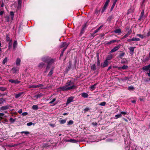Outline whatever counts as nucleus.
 <instances>
[{
	"mask_svg": "<svg viewBox=\"0 0 150 150\" xmlns=\"http://www.w3.org/2000/svg\"><path fill=\"white\" fill-rule=\"evenodd\" d=\"M76 88V86L73 85L70 87H68L66 85L58 88V89L59 91H68L69 90L73 89Z\"/></svg>",
	"mask_w": 150,
	"mask_h": 150,
	"instance_id": "obj_1",
	"label": "nucleus"
},
{
	"mask_svg": "<svg viewBox=\"0 0 150 150\" xmlns=\"http://www.w3.org/2000/svg\"><path fill=\"white\" fill-rule=\"evenodd\" d=\"M55 61V59H51L50 58L49 61L47 62V65L46 67V69L47 70H48L52 66Z\"/></svg>",
	"mask_w": 150,
	"mask_h": 150,
	"instance_id": "obj_2",
	"label": "nucleus"
},
{
	"mask_svg": "<svg viewBox=\"0 0 150 150\" xmlns=\"http://www.w3.org/2000/svg\"><path fill=\"white\" fill-rule=\"evenodd\" d=\"M10 108H12V106L11 105L8 104L6 105L3 106L0 108V111L2 112L7 109H10Z\"/></svg>",
	"mask_w": 150,
	"mask_h": 150,
	"instance_id": "obj_3",
	"label": "nucleus"
},
{
	"mask_svg": "<svg viewBox=\"0 0 150 150\" xmlns=\"http://www.w3.org/2000/svg\"><path fill=\"white\" fill-rule=\"evenodd\" d=\"M143 69L145 71H149L148 72H147L148 75H150V64L147 66H145L143 67Z\"/></svg>",
	"mask_w": 150,
	"mask_h": 150,
	"instance_id": "obj_4",
	"label": "nucleus"
},
{
	"mask_svg": "<svg viewBox=\"0 0 150 150\" xmlns=\"http://www.w3.org/2000/svg\"><path fill=\"white\" fill-rule=\"evenodd\" d=\"M74 97L71 96L68 98L67 99L66 103V106H67L70 103L74 101Z\"/></svg>",
	"mask_w": 150,
	"mask_h": 150,
	"instance_id": "obj_5",
	"label": "nucleus"
},
{
	"mask_svg": "<svg viewBox=\"0 0 150 150\" xmlns=\"http://www.w3.org/2000/svg\"><path fill=\"white\" fill-rule=\"evenodd\" d=\"M74 81L71 80H68L66 83V85L68 87H70L72 85H74Z\"/></svg>",
	"mask_w": 150,
	"mask_h": 150,
	"instance_id": "obj_6",
	"label": "nucleus"
},
{
	"mask_svg": "<svg viewBox=\"0 0 150 150\" xmlns=\"http://www.w3.org/2000/svg\"><path fill=\"white\" fill-rule=\"evenodd\" d=\"M68 44H67L66 42H62L61 43V44L60 45V47L61 48L64 47L63 50V51H64L66 49L67 47L68 46Z\"/></svg>",
	"mask_w": 150,
	"mask_h": 150,
	"instance_id": "obj_7",
	"label": "nucleus"
},
{
	"mask_svg": "<svg viewBox=\"0 0 150 150\" xmlns=\"http://www.w3.org/2000/svg\"><path fill=\"white\" fill-rule=\"evenodd\" d=\"M144 10H142V11L140 16L139 20H143L145 18V16H144Z\"/></svg>",
	"mask_w": 150,
	"mask_h": 150,
	"instance_id": "obj_8",
	"label": "nucleus"
},
{
	"mask_svg": "<svg viewBox=\"0 0 150 150\" xmlns=\"http://www.w3.org/2000/svg\"><path fill=\"white\" fill-rule=\"evenodd\" d=\"M128 67L127 65H123L122 67H118V69L120 70H122L127 69Z\"/></svg>",
	"mask_w": 150,
	"mask_h": 150,
	"instance_id": "obj_9",
	"label": "nucleus"
},
{
	"mask_svg": "<svg viewBox=\"0 0 150 150\" xmlns=\"http://www.w3.org/2000/svg\"><path fill=\"white\" fill-rule=\"evenodd\" d=\"M50 58V57H44L42 58V61L47 63Z\"/></svg>",
	"mask_w": 150,
	"mask_h": 150,
	"instance_id": "obj_10",
	"label": "nucleus"
},
{
	"mask_svg": "<svg viewBox=\"0 0 150 150\" xmlns=\"http://www.w3.org/2000/svg\"><path fill=\"white\" fill-rule=\"evenodd\" d=\"M67 142H70L72 143H76L78 142V141H77L74 139H67L66 141Z\"/></svg>",
	"mask_w": 150,
	"mask_h": 150,
	"instance_id": "obj_11",
	"label": "nucleus"
},
{
	"mask_svg": "<svg viewBox=\"0 0 150 150\" xmlns=\"http://www.w3.org/2000/svg\"><path fill=\"white\" fill-rule=\"evenodd\" d=\"M91 108L88 107H86V108H84L83 110V111L84 112V113H85L87 112H90V110H91Z\"/></svg>",
	"mask_w": 150,
	"mask_h": 150,
	"instance_id": "obj_12",
	"label": "nucleus"
},
{
	"mask_svg": "<svg viewBox=\"0 0 150 150\" xmlns=\"http://www.w3.org/2000/svg\"><path fill=\"white\" fill-rule=\"evenodd\" d=\"M9 81L11 83H19L20 82V81H18L17 80H14L11 79L9 80Z\"/></svg>",
	"mask_w": 150,
	"mask_h": 150,
	"instance_id": "obj_13",
	"label": "nucleus"
},
{
	"mask_svg": "<svg viewBox=\"0 0 150 150\" xmlns=\"http://www.w3.org/2000/svg\"><path fill=\"white\" fill-rule=\"evenodd\" d=\"M120 48V46H117L115 47H114L110 51V53H112L113 52H114L117 50L119 48Z\"/></svg>",
	"mask_w": 150,
	"mask_h": 150,
	"instance_id": "obj_14",
	"label": "nucleus"
},
{
	"mask_svg": "<svg viewBox=\"0 0 150 150\" xmlns=\"http://www.w3.org/2000/svg\"><path fill=\"white\" fill-rule=\"evenodd\" d=\"M18 71V69L17 68H13L11 70V72L13 74H17Z\"/></svg>",
	"mask_w": 150,
	"mask_h": 150,
	"instance_id": "obj_15",
	"label": "nucleus"
},
{
	"mask_svg": "<svg viewBox=\"0 0 150 150\" xmlns=\"http://www.w3.org/2000/svg\"><path fill=\"white\" fill-rule=\"evenodd\" d=\"M45 66V64L43 62H41L38 65V67L39 69H42Z\"/></svg>",
	"mask_w": 150,
	"mask_h": 150,
	"instance_id": "obj_16",
	"label": "nucleus"
},
{
	"mask_svg": "<svg viewBox=\"0 0 150 150\" xmlns=\"http://www.w3.org/2000/svg\"><path fill=\"white\" fill-rule=\"evenodd\" d=\"M23 92H20L18 94H16L15 97L16 98H19L23 93Z\"/></svg>",
	"mask_w": 150,
	"mask_h": 150,
	"instance_id": "obj_17",
	"label": "nucleus"
},
{
	"mask_svg": "<svg viewBox=\"0 0 150 150\" xmlns=\"http://www.w3.org/2000/svg\"><path fill=\"white\" fill-rule=\"evenodd\" d=\"M16 118L13 119L12 117H11L9 119V121L11 124H13L16 121Z\"/></svg>",
	"mask_w": 150,
	"mask_h": 150,
	"instance_id": "obj_18",
	"label": "nucleus"
},
{
	"mask_svg": "<svg viewBox=\"0 0 150 150\" xmlns=\"http://www.w3.org/2000/svg\"><path fill=\"white\" fill-rule=\"evenodd\" d=\"M135 47H130L129 48L131 54L132 55L134 53V49Z\"/></svg>",
	"mask_w": 150,
	"mask_h": 150,
	"instance_id": "obj_19",
	"label": "nucleus"
},
{
	"mask_svg": "<svg viewBox=\"0 0 150 150\" xmlns=\"http://www.w3.org/2000/svg\"><path fill=\"white\" fill-rule=\"evenodd\" d=\"M110 0H107L105 2V5H104V11L106 7L108 6V4Z\"/></svg>",
	"mask_w": 150,
	"mask_h": 150,
	"instance_id": "obj_20",
	"label": "nucleus"
},
{
	"mask_svg": "<svg viewBox=\"0 0 150 150\" xmlns=\"http://www.w3.org/2000/svg\"><path fill=\"white\" fill-rule=\"evenodd\" d=\"M81 95L82 97L84 98H87L88 97V94L86 93H81Z\"/></svg>",
	"mask_w": 150,
	"mask_h": 150,
	"instance_id": "obj_21",
	"label": "nucleus"
},
{
	"mask_svg": "<svg viewBox=\"0 0 150 150\" xmlns=\"http://www.w3.org/2000/svg\"><path fill=\"white\" fill-rule=\"evenodd\" d=\"M117 1V0H114L113 3L110 9V11H112Z\"/></svg>",
	"mask_w": 150,
	"mask_h": 150,
	"instance_id": "obj_22",
	"label": "nucleus"
},
{
	"mask_svg": "<svg viewBox=\"0 0 150 150\" xmlns=\"http://www.w3.org/2000/svg\"><path fill=\"white\" fill-rule=\"evenodd\" d=\"M112 57V55L110 54L108 55L106 58V60L108 61V60H111Z\"/></svg>",
	"mask_w": 150,
	"mask_h": 150,
	"instance_id": "obj_23",
	"label": "nucleus"
},
{
	"mask_svg": "<svg viewBox=\"0 0 150 150\" xmlns=\"http://www.w3.org/2000/svg\"><path fill=\"white\" fill-rule=\"evenodd\" d=\"M127 63V61L125 59L123 58L121 61V63L122 64H125Z\"/></svg>",
	"mask_w": 150,
	"mask_h": 150,
	"instance_id": "obj_24",
	"label": "nucleus"
},
{
	"mask_svg": "<svg viewBox=\"0 0 150 150\" xmlns=\"http://www.w3.org/2000/svg\"><path fill=\"white\" fill-rule=\"evenodd\" d=\"M32 108L33 110H37L39 109L38 106L36 105H33L32 106Z\"/></svg>",
	"mask_w": 150,
	"mask_h": 150,
	"instance_id": "obj_25",
	"label": "nucleus"
},
{
	"mask_svg": "<svg viewBox=\"0 0 150 150\" xmlns=\"http://www.w3.org/2000/svg\"><path fill=\"white\" fill-rule=\"evenodd\" d=\"M67 119L64 120H62L59 121L60 124H63L65 123L66 122Z\"/></svg>",
	"mask_w": 150,
	"mask_h": 150,
	"instance_id": "obj_26",
	"label": "nucleus"
},
{
	"mask_svg": "<svg viewBox=\"0 0 150 150\" xmlns=\"http://www.w3.org/2000/svg\"><path fill=\"white\" fill-rule=\"evenodd\" d=\"M6 101V99H4L2 98H0V104L3 103L4 102Z\"/></svg>",
	"mask_w": 150,
	"mask_h": 150,
	"instance_id": "obj_27",
	"label": "nucleus"
},
{
	"mask_svg": "<svg viewBox=\"0 0 150 150\" xmlns=\"http://www.w3.org/2000/svg\"><path fill=\"white\" fill-rule=\"evenodd\" d=\"M21 134H24L25 135H27L30 134V132L28 131H22L20 132Z\"/></svg>",
	"mask_w": 150,
	"mask_h": 150,
	"instance_id": "obj_28",
	"label": "nucleus"
},
{
	"mask_svg": "<svg viewBox=\"0 0 150 150\" xmlns=\"http://www.w3.org/2000/svg\"><path fill=\"white\" fill-rule=\"evenodd\" d=\"M109 63L108 62L105 60L104 62V67L107 66L108 65Z\"/></svg>",
	"mask_w": 150,
	"mask_h": 150,
	"instance_id": "obj_29",
	"label": "nucleus"
},
{
	"mask_svg": "<svg viewBox=\"0 0 150 150\" xmlns=\"http://www.w3.org/2000/svg\"><path fill=\"white\" fill-rule=\"evenodd\" d=\"M51 68V69L48 75H52L53 73V69L54 68V67L53 66H52Z\"/></svg>",
	"mask_w": 150,
	"mask_h": 150,
	"instance_id": "obj_30",
	"label": "nucleus"
},
{
	"mask_svg": "<svg viewBox=\"0 0 150 150\" xmlns=\"http://www.w3.org/2000/svg\"><path fill=\"white\" fill-rule=\"evenodd\" d=\"M17 45V42L16 40H15L13 44V48L15 49Z\"/></svg>",
	"mask_w": 150,
	"mask_h": 150,
	"instance_id": "obj_31",
	"label": "nucleus"
},
{
	"mask_svg": "<svg viewBox=\"0 0 150 150\" xmlns=\"http://www.w3.org/2000/svg\"><path fill=\"white\" fill-rule=\"evenodd\" d=\"M114 32L116 33L119 34L121 33V30L120 29H116L114 30Z\"/></svg>",
	"mask_w": 150,
	"mask_h": 150,
	"instance_id": "obj_32",
	"label": "nucleus"
},
{
	"mask_svg": "<svg viewBox=\"0 0 150 150\" xmlns=\"http://www.w3.org/2000/svg\"><path fill=\"white\" fill-rule=\"evenodd\" d=\"M132 40L133 41H139L140 39L138 38H132Z\"/></svg>",
	"mask_w": 150,
	"mask_h": 150,
	"instance_id": "obj_33",
	"label": "nucleus"
},
{
	"mask_svg": "<svg viewBox=\"0 0 150 150\" xmlns=\"http://www.w3.org/2000/svg\"><path fill=\"white\" fill-rule=\"evenodd\" d=\"M21 62V59H20L18 58L16 61V64L18 65L20 64Z\"/></svg>",
	"mask_w": 150,
	"mask_h": 150,
	"instance_id": "obj_34",
	"label": "nucleus"
},
{
	"mask_svg": "<svg viewBox=\"0 0 150 150\" xmlns=\"http://www.w3.org/2000/svg\"><path fill=\"white\" fill-rule=\"evenodd\" d=\"M96 83L94 84L93 85L91 86L90 88L92 90H94L96 88Z\"/></svg>",
	"mask_w": 150,
	"mask_h": 150,
	"instance_id": "obj_35",
	"label": "nucleus"
},
{
	"mask_svg": "<svg viewBox=\"0 0 150 150\" xmlns=\"http://www.w3.org/2000/svg\"><path fill=\"white\" fill-rule=\"evenodd\" d=\"M6 90V88L3 87H0V91H5Z\"/></svg>",
	"mask_w": 150,
	"mask_h": 150,
	"instance_id": "obj_36",
	"label": "nucleus"
},
{
	"mask_svg": "<svg viewBox=\"0 0 150 150\" xmlns=\"http://www.w3.org/2000/svg\"><path fill=\"white\" fill-rule=\"evenodd\" d=\"M74 123L73 121L72 120H69L67 123V125H72Z\"/></svg>",
	"mask_w": 150,
	"mask_h": 150,
	"instance_id": "obj_37",
	"label": "nucleus"
},
{
	"mask_svg": "<svg viewBox=\"0 0 150 150\" xmlns=\"http://www.w3.org/2000/svg\"><path fill=\"white\" fill-rule=\"evenodd\" d=\"M7 57H6L3 60V64H4L6 63L7 62Z\"/></svg>",
	"mask_w": 150,
	"mask_h": 150,
	"instance_id": "obj_38",
	"label": "nucleus"
},
{
	"mask_svg": "<svg viewBox=\"0 0 150 150\" xmlns=\"http://www.w3.org/2000/svg\"><path fill=\"white\" fill-rule=\"evenodd\" d=\"M122 115L121 114H118L117 115H116L115 116V117L116 119H117L118 118L120 117H121Z\"/></svg>",
	"mask_w": 150,
	"mask_h": 150,
	"instance_id": "obj_39",
	"label": "nucleus"
},
{
	"mask_svg": "<svg viewBox=\"0 0 150 150\" xmlns=\"http://www.w3.org/2000/svg\"><path fill=\"white\" fill-rule=\"evenodd\" d=\"M91 69L93 70H95L96 69V66L95 64L92 65L91 66Z\"/></svg>",
	"mask_w": 150,
	"mask_h": 150,
	"instance_id": "obj_40",
	"label": "nucleus"
},
{
	"mask_svg": "<svg viewBox=\"0 0 150 150\" xmlns=\"http://www.w3.org/2000/svg\"><path fill=\"white\" fill-rule=\"evenodd\" d=\"M134 89V87L132 86H129L128 88V89L129 90H133Z\"/></svg>",
	"mask_w": 150,
	"mask_h": 150,
	"instance_id": "obj_41",
	"label": "nucleus"
},
{
	"mask_svg": "<svg viewBox=\"0 0 150 150\" xmlns=\"http://www.w3.org/2000/svg\"><path fill=\"white\" fill-rule=\"evenodd\" d=\"M4 114L3 113H0V121H1L3 118L2 116H3Z\"/></svg>",
	"mask_w": 150,
	"mask_h": 150,
	"instance_id": "obj_42",
	"label": "nucleus"
},
{
	"mask_svg": "<svg viewBox=\"0 0 150 150\" xmlns=\"http://www.w3.org/2000/svg\"><path fill=\"white\" fill-rule=\"evenodd\" d=\"M29 88H37V85H32V86H30Z\"/></svg>",
	"mask_w": 150,
	"mask_h": 150,
	"instance_id": "obj_43",
	"label": "nucleus"
},
{
	"mask_svg": "<svg viewBox=\"0 0 150 150\" xmlns=\"http://www.w3.org/2000/svg\"><path fill=\"white\" fill-rule=\"evenodd\" d=\"M5 95L7 96V93H4L1 94L0 93V97H3Z\"/></svg>",
	"mask_w": 150,
	"mask_h": 150,
	"instance_id": "obj_44",
	"label": "nucleus"
},
{
	"mask_svg": "<svg viewBox=\"0 0 150 150\" xmlns=\"http://www.w3.org/2000/svg\"><path fill=\"white\" fill-rule=\"evenodd\" d=\"M116 40H111V41H110V42H108V44H111L113 43L116 42Z\"/></svg>",
	"mask_w": 150,
	"mask_h": 150,
	"instance_id": "obj_45",
	"label": "nucleus"
},
{
	"mask_svg": "<svg viewBox=\"0 0 150 150\" xmlns=\"http://www.w3.org/2000/svg\"><path fill=\"white\" fill-rule=\"evenodd\" d=\"M88 26V24H87V23H85V24L83 25V28H82V29L83 30H84L85 28Z\"/></svg>",
	"mask_w": 150,
	"mask_h": 150,
	"instance_id": "obj_46",
	"label": "nucleus"
},
{
	"mask_svg": "<svg viewBox=\"0 0 150 150\" xmlns=\"http://www.w3.org/2000/svg\"><path fill=\"white\" fill-rule=\"evenodd\" d=\"M130 34V33L129 32L127 33V34L125 35L123 37V38H125L127 37Z\"/></svg>",
	"mask_w": 150,
	"mask_h": 150,
	"instance_id": "obj_47",
	"label": "nucleus"
},
{
	"mask_svg": "<svg viewBox=\"0 0 150 150\" xmlns=\"http://www.w3.org/2000/svg\"><path fill=\"white\" fill-rule=\"evenodd\" d=\"M102 27V26H101L97 29L96 30L94 31V33H97L99 30Z\"/></svg>",
	"mask_w": 150,
	"mask_h": 150,
	"instance_id": "obj_48",
	"label": "nucleus"
},
{
	"mask_svg": "<svg viewBox=\"0 0 150 150\" xmlns=\"http://www.w3.org/2000/svg\"><path fill=\"white\" fill-rule=\"evenodd\" d=\"M102 27V26H101L97 29L96 30L94 31V33H97L99 30Z\"/></svg>",
	"mask_w": 150,
	"mask_h": 150,
	"instance_id": "obj_49",
	"label": "nucleus"
},
{
	"mask_svg": "<svg viewBox=\"0 0 150 150\" xmlns=\"http://www.w3.org/2000/svg\"><path fill=\"white\" fill-rule=\"evenodd\" d=\"M137 36H139L142 39L144 38V36L141 34H138L137 35Z\"/></svg>",
	"mask_w": 150,
	"mask_h": 150,
	"instance_id": "obj_50",
	"label": "nucleus"
},
{
	"mask_svg": "<svg viewBox=\"0 0 150 150\" xmlns=\"http://www.w3.org/2000/svg\"><path fill=\"white\" fill-rule=\"evenodd\" d=\"M112 19V16H110L108 18L107 20L109 22H110Z\"/></svg>",
	"mask_w": 150,
	"mask_h": 150,
	"instance_id": "obj_51",
	"label": "nucleus"
},
{
	"mask_svg": "<svg viewBox=\"0 0 150 150\" xmlns=\"http://www.w3.org/2000/svg\"><path fill=\"white\" fill-rule=\"evenodd\" d=\"M56 100V98H54L51 101L49 102L50 104H52V103Z\"/></svg>",
	"mask_w": 150,
	"mask_h": 150,
	"instance_id": "obj_52",
	"label": "nucleus"
},
{
	"mask_svg": "<svg viewBox=\"0 0 150 150\" xmlns=\"http://www.w3.org/2000/svg\"><path fill=\"white\" fill-rule=\"evenodd\" d=\"M37 95L38 96V98H40L42 96H43V95L42 93H40L39 94H37Z\"/></svg>",
	"mask_w": 150,
	"mask_h": 150,
	"instance_id": "obj_53",
	"label": "nucleus"
},
{
	"mask_svg": "<svg viewBox=\"0 0 150 150\" xmlns=\"http://www.w3.org/2000/svg\"><path fill=\"white\" fill-rule=\"evenodd\" d=\"M33 124V123L32 122H29L27 123V125L28 126H30Z\"/></svg>",
	"mask_w": 150,
	"mask_h": 150,
	"instance_id": "obj_54",
	"label": "nucleus"
},
{
	"mask_svg": "<svg viewBox=\"0 0 150 150\" xmlns=\"http://www.w3.org/2000/svg\"><path fill=\"white\" fill-rule=\"evenodd\" d=\"M28 113L27 112H23L22 113V115L23 116H26V115H28Z\"/></svg>",
	"mask_w": 150,
	"mask_h": 150,
	"instance_id": "obj_55",
	"label": "nucleus"
},
{
	"mask_svg": "<svg viewBox=\"0 0 150 150\" xmlns=\"http://www.w3.org/2000/svg\"><path fill=\"white\" fill-rule=\"evenodd\" d=\"M44 86V85L42 84H40L37 85V88L42 87Z\"/></svg>",
	"mask_w": 150,
	"mask_h": 150,
	"instance_id": "obj_56",
	"label": "nucleus"
},
{
	"mask_svg": "<svg viewBox=\"0 0 150 150\" xmlns=\"http://www.w3.org/2000/svg\"><path fill=\"white\" fill-rule=\"evenodd\" d=\"M6 20L7 21L9 22V21L10 18L8 16H7L6 17Z\"/></svg>",
	"mask_w": 150,
	"mask_h": 150,
	"instance_id": "obj_57",
	"label": "nucleus"
},
{
	"mask_svg": "<svg viewBox=\"0 0 150 150\" xmlns=\"http://www.w3.org/2000/svg\"><path fill=\"white\" fill-rule=\"evenodd\" d=\"M22 3V0H18V4L19 5H21Z\"/></svg>",
	"mask_w": 150,
	"mask_h": 150,
	"instance_id": "obj_58",
	"label": "nucleus"
},
{
	"mask_svg": "<svg viewBox=\"0 0 150 150\" xmlns=\"http://www.w3.org/2000/svg\"><path fill=\"white\" fill-rule=\"evenodd\" d=\"M92 125H93L94 126H96L97 125V123L96 122H93L92 123Z\"/></svg>",
	"mask_w": 150,
	"mask_h": 150,
	"instance_id": "obj_59",
	"label": "nucleus"
},
{
	"mask_svg": "<svg viewBox=\"0 0 150 150\" xmlns=\"http://www.w3.org/2000/svg\"><path fill=\"white\" fill-rule=\"evenodd\" d=\"M120 114H121V115L122 114H123V115H126L127 114V113L126 112L122 111V112H121V113H120Z\"/></svg>",
	"mask_w": 150,
	"mask_h": 150,
	"instance_id": "obj_60",
	"label": "nucleus"
},
{
	"mask_svg": "<svg viewBox=\"0 0 150 150\" xmlns=\"http://www.w3.org/2000/svg\"><path fill=\"white\" fill-rule=\"evenodd\" d=\"M10 15L11 16H14V13L13 12H12V11L10 12Z\"/></svg>",
	"mask_w": 150,
	"mask_h": 150,
	"instance_id": "obj_61",
	"label": "nucleus"
},
{
	"mask_svg": "<svg viewBox=\"0 0 150 150\" xmlns=\"http://www.w3.org/2000/svg\"><path fill=\"white\" fill-rule=\"evenodd\" d=\"M6 40L7 41H8L10 40V38L8 37V35H7L6 36Z\"/></svg>",
	"mask_w": 150,
	"mask_h": 150,
	"instance_id": "obj_62",
	"label": "nucleus"
},
{
	"mask_svg": "<svg viewBox=\"0 0 150 150\" xmlns=\"http://www.w3.org/2000/svg\"><path fill=\"white\" fill-rule=\"evenodd\" d=\"M12 44V40H11L9 42V44H8L9 45L8 46H11Z\"/></svg>",
	"mask_w": 150,
	"mask_h": 150,
	"instance_id": "obj_63",
	"label": "nucleus"
},
{
	"mask_svg": "<svg viewBox=\"0 0 150 150\" xmlns=\"http://www.w3.org/2000/svg\"><path fill=\"white\" fill-rule=\"evenodd\" d=\"M18 112L20 114H21L22 112V110L21 109H20L18 111Z\"/></svg>",
	"mask_w": 150,
	"mask_h": 150,
	"instance_id": "obj_64",
	"label": "nucleus"
}]
</instances>
